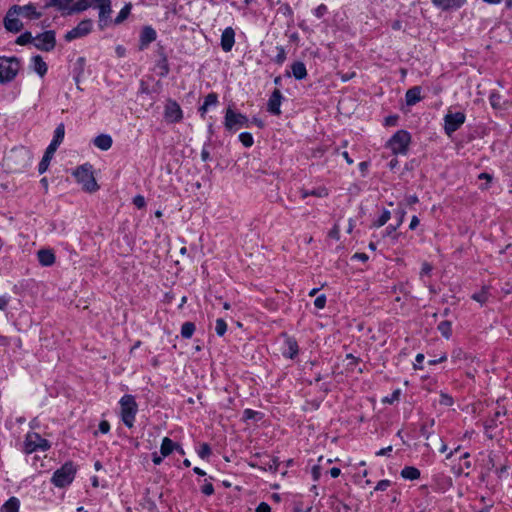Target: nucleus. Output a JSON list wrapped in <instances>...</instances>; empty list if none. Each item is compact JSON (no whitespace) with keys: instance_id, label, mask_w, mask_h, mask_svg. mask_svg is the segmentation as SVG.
Returning <instances> with one entry per match:
<instances>
[{"instance_id":"56","label":"nucleus","mask_w":512,"mask_h":512,"mask_svg":"<svg viewBox=\"0 0 512 512\" xmlns=\"http://www.w3.org/2000/svg\"><path fill=\"white\" fill-rule=\"evenodd\" d=\"M440 403L446 406H450L453 404V399L451 396L447 394H441V400Z\"/></svg>"},{"instance_id":"30","label":"nucleus","mask_w":512,"mask_h":512,"mask_svg":"<svg viewBox=\"0 0 512 512\" xmlns=\"http://www.w3.org/2000/svg\"><path fill=\"white\" fill-rule=\"evenodd\" d=\"M64 135H65V127H64V124L61 123L56 127V129L54 131V138L50 144L54 145L55 147L58 148L64 139Z\"/></svg>"},{"instance_id":"46","label":"nucleus","mask_w":512,"mask_h":512,"mask_svg":"<svg viewBox=\"0 0 512 512\" xmlns=\"http://www.w3.org/2000/svg\"><path fill=\"white\" fill-rule=\"evenodd\" d=\"M72 0H51V4L57 6L60 10H65L69 7Z\"/></svg>"},{"instance_id":"61","label":"nucleus","mask_w":512,"mask_h":512,"mask_svg":"<svg viewBox=\"0 0 512 512\" xmlns=\"http://www.w3.org/2000/svg\"><path fill=\"white\" fill-rule=\"evenodd\" d=\"M415 360H416V363L414 364V368L415 369H422L421 363L424 360V355L421 354V353L417 354Z\"/></svg>"},{"instance_id":"33","label":"nucleus","mask_w":512,"mask_h":512,"mask_svg":"<svg viewBox=\"0 0 512 512\" xmlns=\"http://www.w3.org/2000/svg\"><path fill=\"white\" fill-rule=\"evenodd\" d=\"M279 467V460L278 458H271L267 462H262V466H259L260 469L264 471H270V472H277Z\"/></svg>"},{"instance_id":"60","label":"nucleus","mask_w":512,"mask_h":512,"mask_svg":"<svg viewBox=\"0 0 512 512\" xmlns=\"http://www.w3.org/2000/svg\"><path fill=\"white\" fill-rule=\"evenodd\" d=\"M464 356V352L462 351V349L458 348V349H455L453 352H452V359L453 360H460L462 359V357Z\"/></svg>"},{"instance_id":"26","label":"nucleus","mask_w":512,"mask_h":512,"mask_svg":"<svg viewBox=\"0 0 512 512\" xmlns=\"http://www.w3.org/2000/svg\"><path fill=\"white\" fill-rule=\"evenodd\" d=\"M489 286H483L479 292L474 293L471 298L481 305H485L490 297Z\"/></svg>"},{"instance_id":"36","label":"nucleus","mask_w":512,"mask_h":512,"mask_svg":"<svg viewBox=\"0 0 512 512\" xmlns=\"http://www.w3.org/2000/svg\"><path fill=\"white\" fill-rule=\"evenodd\" d=\"M438 330L442 334L443 337L449 339L452 334V327L449 321H442L438 325Z\"/></svg>"},{"instance_id":"47","label":"nucleus","mask_w":512,"mask_h":512,"mask_svg":"<svg viewBox=\"0 0 512 512\" xmlns=\"http://www.w3.org/2000/svg\"><path fill=\"white\" fill-rule=\"evenodd\" d=\"M278 54L275 57V61L278 64H282L286 59V53L283 47H277Z\"/></svg>"},{"instance_id":"29","label":"nucleus","mask_w":512,"mask_h":512,"mask_svg":"<svg viewBox=\"0 0 512 512\" xmlns=\"http://www.w3.org/2000/svg\"><path fill=\"white\" fill-rule=\"evenodd\" d=\"M301 193V197L303 199L307 198L308 196H315V197H318V198H323V197H326L328 196V190L325 188V187H318L316 189H313V190H305V189H301L300 191Z\"/></svg>"},{"instance_id":"52","label":"nucleus","mask_w":512,"mask_h":512,"mask_svg":"<svg viewBox=\"0 0 512 512\" xmlns=\"http://www.w3.org/2000/svg\"><path fill=\"white\" fill-rule=\"evenodd\" d=\"M399 397H400V390H399V389H397V390H395V391L391 394V396H390V397H386V398L384 399V402H387V403H389V404H392L393 402L397 401V400L399 399Z\"/></svg>"},{"instance_id":"12","label":"nucleus","mask_w":512,"mask_h":512,"mask_svg":"<svg viewBox=\"0 0 512 512\" xmlns=\"http://www.w3.org/2000/svg\"><path fill=\"white\" fill-rule=\"evenodd\" d=\"M19 14L16 11L15 7H10L5 18H4V26L10 32H19L23 28V24L19 19Z\"/></svg>"},{"instance_id":"13","label":"nucleus","mask_w":512,"mask_h":512,"mask_svg":"<svg viewBox=\"0 0 512 512\" xmlns=\"http://www.w3.org/2000/svg\"><path fill=\"white\" fill-rule=\"evenodd\" d=\"M92 29V21L89 19L81 21L75 28L68 31L65 34L66 41H72L74 39L86 36Z\"/></svg>"},{"instance_id":"20","label":"nucleus","mask_w":512,"mask_h":512,"mask_svg":"<svg viewBox=\"0 0 512 512\" xmlns=\"http://www.w3.org/2000/svg\"><path fill=\"white\" fill-rule=\"evenodd\" d=\"M56 150H57V147L49 144V146L47 147V149L44 153V156H43L41 162L39 163V168H38L39 173L42 174L48 169L49 163H50L51 159L53 158V155L56 152Z\"/></svg>"},{"instance_id":"32","label":"nucleus","mask_w":512,"mask_h":512,"mask_svg":"<svg viewBox=\"0 0 512 512\" xmlns=\"http://www.w3.org/2000/svg\"><path fill=\"white\" fill-rule=\"evenodd\" d=\"M98 8H99V18H100V21H102L103 19L107 18L110 15V13L112 12L111 0H104L103 3H100L98 5Z\"/></svg>"},{"instance_id":"25","label":"nucleus","mask_w":512,"mask_h":512,"mask_svg":"<svg viewBox=\"0 0 512 512\" xmlns=\"http://www.w3.org/2000/svg\"><path fill=\"white\" fill-rule=\"evenodd\" d=\"M420 470L414 466H406L401 470V477L406 480H417L420 478Z\"/></svg>"},{"instance_id":"55","label":"nucleus","mask_w":512,"mask_h":512,"mask_svg":"<svg viewBox=\"0 0 512 512\" xmlns=\"http://www.w3.org/2000/svg\"><path fill=\"white\" fill-rule=\"evenodd\" d=\"M110 430V424L108 421L106 420H102L100 423H99V431L103 434H106L108 433Z\"/></svg>"},{"instance_id":"53","label":"nucleus","mask_w":512,"mask_h":512,"mask_svg":"<svg viewBox=\"0 0 512 512\" xmlns=\"http://www.w3.org/2000/svg\"><path fill=\"white\" fill-rule=\"evenodd\" d=\"M202 492L207 495V496H210L214 493V487L212 485V483L210 482H207L205 483L203 486H202Z\"/></svg>"},{"instance_id":"7","label":"nucleus","mask_w":512,"mask_h":512,"mask_svg":"<svg viewBox=\"0 0 512 512\" xmlns=\"http://www.w3.org/2000/svg\"><path fill=\"white\" fill-rule=\"evenodd\" d=\"M248 123L249 120L245 115L235 112L230 107L227 108L224 121V126L227 130L232 131L243 127H248Z\"/></svg>"},{"instance_id":"54","label":"nucleus","mask_w":512,"mask_h":512,"mask_svg":"<svg viewBox=\"0 0 512 512\" xmlns=\"http://www.w3.org/2000/svg\"><path fill=\"white\" fill-rule=\"evenodd\" d=\"M326 12L327 7L324 4H321L315 9L314 14L316 17L321 18L325 15Z\"/></svg>"},{"instance_id":"11","label":"nucleus","mask_w":512,"mask_h":512,"mask_svg":"<svg viewBox=\"0 0 512 512\" xmlns=\"http://www.w3.org/2000/svg\"><path fill=\"white\" fill-rule=\"evenodd\" d=\"M164 117L170 123L180 122L183 118L180 105L174 100H168L165 105Z\"/></svg>"},{"instance_id":"1","label":"nucleus","mask_w":512,"mask_h":512,"mask_svg":"<svg viewBox=\"0 0 512 512\" xmlns=\"http://www.w3.org/2000/svg\"><path fill=\"white\" fill-rule=\"evenodd\" d=\"M32 160V153L26 147L11 149L4 157V166L11 173L22 172Z\"/></svg>"},{"instance_id":"19","label":"nucleus","mask_w":512,"mask_h":512,"mask_svg":"<svg viewBox=\"0 0 512 512\" xmlns=\"http://www.w3.org/2000/svg\"><path fill=\"white\" fill-rule=\"evenodd\" d=\"M37 258L42 266H51L55 263V254L50 249H41L37 252Z\"/></svg>"},{"instance_id":"63","label":"nucleus","mask_w":512,"mask_h":512,"mask_svg":"<svg viewBox=\"0 0 512 512\" xmlns=\"http://www.w3.org/2000/svg\"><path fill=\"white\" fill-rule=\"evenodd\" d=\"M391 451H392V446H388V447H385V448L380 449V450L376 453V455H377V456H385V455H388Z\"/></svg>"},{"instance_id":"2","label":"nucleus","mask_w":512,"mask_h":512,"mask_svg":"<svg viewBox=\"0 0 512 512\" xmlns=\"http://www.w3.org/2000/svg\"><path fill=\"white\" fill-rule=\"evenodd\" d=\"M21 69L20 60L15 57L0 56V83L12 82Z\"/></svg>"},{"instance_id":"5","label":"nucleus","mask_w":512,"mask_h":512,"mask_svg":"<svg viewBox=\"0 0 512 512\" xmlns=\"http://www.w3.org/2000/svg\"><path fill=\"white\" fill-rule=\"evenodd\" d=\"M411 135L406 130H398L387 142L386 146L393 154L405 155L408 152Z\"/></svg>"},{"instance_id":"59","label":"nucleus","mask_w":512,"mask_h":512,"mask_svg":"<svg viewBox=\"0 0 512 512\" xmlns=\"http://www.w3.org/2000/svg\"><path fill=\"white\" fill-rule=\"evenodd\" d=\"M312 475H313V479L315 481H317L320 478V475H321V466L320 465H316L312 468Z\"/></svg>"},{"instance_id":"62","label":"nucleus","mask_w":512,"mask_h":512,"mask_svg":"<svg viewBox=\"0 0 512 512\" xmlns=\"http://www.w3.org/2000/svg\"><path fill=\"white\" fill-rule=\"evenodd\" d=\"M431 270H432V266L429 263L425 262L422 265L421 274L428 275V274H430Z\"/></svg>"},{"instance_id":"58","label":"nucleus","mask_w":512,"mask_h":512,"mask_svg":"<svg viewBox=\"0 0 512 512\" xmlns=\"http://www.w3.org/2000/svg\"><path fill=\"white\" fill-rule=\"evenodd\" d=\"M397 121H398V116L397 115L388 116L385 119V125L386 126H394V125H396Z\"/></svg>"},{"instance_id":"64","label":"nucleus","mask_w":512,"mask_h":512,"mask_svg":"<svg viewBox=\"0 0 512 512\" xmlns=\"http://www.w3.org/2000/svg\"><path fill=\"white\" fill-rule=\"evenodd\" d=\"M116 51V54L118 57H124L125 56V53H126V49L121 46V45H118L115 49Z\"/></svg>"},{"instance_id":"8","label":"nucleus","mask_w":512,"mask_h":512,"mask_svg":"<svg viewBox=\"0 0 512 512\" xmlns=\"http://www.w3.org/2000/svg\"><path fill=\"white\" fill-rule=\"evenodd\" d=\"M50 448L49 442L38 433H28L24 442V451L31 454L37 450L46 451Z\"/></svg>"},{"instance_id":"28","label":"nucleus","mask_w":512,"mask_h":512,"mask_svg":"<svg viewBox=\"0 0 512 512\" xmlns=\"http://www.w3.org/2000/svg\"><path fill=\"white\" fill-rule=\"evenodd\" d=\"M292 74L297 80H302L307 76V70L303 62H294L291 66Z\"/></svg>"},{"instance_id":"31","label":"nucleus","mask_w":512,"mask_h":512,"mask_svg":"<svg viewBox=\"0 0 512 512\" xmlns=\"http://www.w3.org/2000/svg\"><path fill=\"white\" fill-rule=\"evenodd\" d=\"M173 450H174V442L170 438L165 437L162 440V444H161V448H160L161 455L163 457H166V456L170 455Z\"/></svg>"},{"instance_id":"50","label":"nucleus","mask_w":512,"mask_h":512,"mask_svg":"<svg viewBox=\"0 0 512 512\" xmlns=\"http://www.w3.org/2000/svg\"><path fill=\"white\" fill-rule=\"evenodd\" d=\"M133 204H134L137 208L141 209V208L145 207L146 202H145V199H144V197H143V196H141V195H137V196H135V197H134V199H133Z\"/></svg>"},{"instance_id":"9","label":"nucleus","mask_w":512,"mask_h":512,"mask_svg":"<svg viewBox=\"0 0 512 512\" xmlns=\"http://www.w3.org/2000/svg\"><path fill=\"white\" fill-rule=\"evenodd\" d=\"M34 45L37 49L45 52L52 51L56 45L55 32L52 30L38 34L34 38Z\"/></svg>"},{"instance_id":"3","label":"nucleus","mask_w":512,"mask_h":512,"mask_svg":"<svg viewBox=\"0 0 512 512\" xmlns=\"http://www.w3.org/2000/svg\"><path fill=\"white\" fill-rule=\"evenodd\" d=\"M76 181L82 185L83 190L86 192L92 193L99 189V186L95 180V177L92 172V166L85 164L78 167L73 172Z\"/></svg>"},{"instance_id":"40","label":"nucleus","mask_w":512,"mask_h":512,"mask_svg":"<svg viewBox=\"0 0 512 512\" xmlns=\"http://www.w3.org/2000/svg\"><path fill=\"white\" fill-rule=\"evenodd\" d=\"M239 139L241 141V143L245 146V147H251L253 145V137L250 133L248 132H243L239 135Z\"/></svg>"},{"instance_id":"34","label":"nucleus","mask_w":512,"mask_h":512,"mask_svg":"<svg viewBox=\"0 0 512 512\" xmlns=\"http://www.w3.org/2000/svg\"><path fill=\"white\" fill-rule=\"evenodd\" d=\"M195 332V324L193 322H185L181 327V336L189 339Z\"/></svg>"},{"instance_id":"35","label":"nucleus","mask_w":512,"mask_h":512,"mask_svg":"<svg viewBox=\"0 0 512 512\" xmlns=\"http://www.w3.org/2000/svg\"><path fill=\"white\" fill-rule=\"evenodd\" d=\"M131 9H132V4L131 3H127L122 9L121 11L119 12V14L117 15V17L115 18V23L116 24H120L122 23L124 20L127 19V17L129 16L130 12H131Z\"/></svg>"},{"instance_id":"4","label":"nucleus","mask_w":512,"mask_h":512,"mask_svg":"<svg viewBox=\"0 0 512 512\" xmlns=\"http://www.w3.org/2000/svg\"><path fill=\"white\" fill-rule=\"evenodd\" d=\"M76 471L77 468L71 461L66 462L53 473L51 482L58 488L66 487L74 480Z\"/></svg>"},{"instance_id":"17","label":"nucleus","mask_w":512,"mask_h":512,"mask_svg":"<svg viewBox=\"0 0 512 512\" xmlns=\"http://www.w3.org/2000/svg\"><path fill=\"white\" fill-rule=\"evenodd\" d=\"M155 39H156V31L150 26L144 27L140 34L139 48L141 50L145 49Z\"/></svg>"},{"instance_id":"27","label":"nucleus","mask_w":512,"mask_h":512,"mask_svg":"<svg viewBox=\"0 0 512 512\" xmlns=\"http://www.w3.org/2000/svg\"><path fill=\"white\" fill-rule=\"evenodd\" d=\"M20 501L16 497L9 498L0 509V512H19Z\"/></svg>"},{"instance_id":"41","label":"nucleus","mask_w":512,"mask_h":512,"mask_svg":"<svg viewBox=\"0 0 512 512\" xmlns=\"http://www.w3.org/2000/svg\"><path fill=\"white\" fill-rule=\"evenodd\" d=\"M390 216H391L390 211L384 210L374 225L376 227H381V226L385 225L389 221Z\"/></svg>"},{"instance_id":"16","label":"nucleus","mask_w":512,"mask_h":512,"mask_svg":"<svg viewBox=\"0 0 512 512\" xmlns=\"http://www.w3.org/2000/svg\"><path fill=\"white\" fill-rule=\"evenodd\" d=\"M16 8V11L19 15L24 16L30 20L39 19L41 17V13L38 12L34 5L28 4L24 6L13 5Z\"/></svg>"},{"instance_id":"49","label":"nucleus","mask_w":512,"mask_h":512,"mask_svg":"<svg viewBox=\"0 0 512 512\" xmlns=\"http://www.w3.org/2000/svg\"><path fill=\"white\" fill-rule=\"evenodd\" d=\"M390 484H391V482L387 479L381 480L377 483L375 490L376 491H385L390 486Z\"/></svg>"},{"instance_id":"44","label":"nucleus","mask_w":512,"mask_h":512,"mask_svg":"<svg viewBox=\"0 0 512 512\" xmlns=\"http://www.w3.org/2000/svg\"><path fill=\"white\" fill-rule=\"evenodd\" d=\"M76 64L78 66V72H77V74L75 76V81L78 83L79 80H80V76H81V74L83 73V70H84L85 59L83 57L78 58Z\"/></svg>"},{"instance_id":"39","label":"nucleus","mask_w":512,"mask_h":512,"mask_svg":"<svg viewBox=\"0 0 512 512\" xmlns=\"http://www.w3.org/2000/svg\"><path fill=\"white\" fill-rule=\"evenodd\" d=\"M216 333L219 336H223L227 331V324L224 321V319L219 318L216 320V326H215Z\"/></svg>"},{"instance_id":"38","label":"nucleus","mask_w":512,"mask_h":512,"mask_svg":"<svg viewBox=\"0 0 512 512\" xmlns=\"http://www.w3.org/2000/svg\"><path fill=\"white\" fill-rule=\"evenodd\" d=\"M34 38L32 36V34L30 32H25L23 34H21L17 39H16V43L18 45H26L28 43H31L32 41H34Z\"/></svg>"},{"instance_id":"24","label":"nucleus","mask_w":512,"mask_h":512,"mask_svg":"<svg viewBox=\"0 0 512 512\" xmlns=\"http://www.w3.org/2000/svg\"><path fill=\"white\" fill-rule=\"evenodd\" d=\"M112 138L107 134L98 135L94 139V145L101 150H108L112 146Z\"/></svg>"},{"instance_id":"51","label":"nucleus","mask_w":512,"mask_h":512,"mask_svg":"<svg viewBox=\"0 0 512 512\" xmlns=\"http://www.w3.org/2000/svg\"><path fill=\"white\" fill-rule=\"evenodd\" d=\"M329 237L338 240L340 235V227L338 224H335L333 228L329 231Z\"/></svg>"},{"instance_id":"10","label":"nucleus","mask_w":512,"mask_h":512,"mask_svg":"<svg viewBox=\"0 0 512 512\" xmlns=\"http://www.w3.org/2000/svg\"><path fill=\"white\" fill-rule=\"evenodd\" d=\"M445 132L451 135L465 122V114L462 112L450 113L445 116Z\"/></svg>"},{"instance_id":"45","label":"nucleus","mask_w":512,"mask_h":512,"mask_svg":"<svg viewBox=\"0 0 512 512\" xmlns=\"http://www.w3.org/2000/svg\"><path fill=\"white\" fill-rule=\"evenodd\" d=\"M211 454V448L210 446L207 444V443H203L201 446H200V449L198 451V455L201 457V458H206L208 457L209 455Z\"/></svg>"},{"instance_id":"21","label":"nucleus","mask_w":512,"mask_h":512,"mask_svg":"<svg viewBox=\"0 0 512 512\" xmlns=\"http://www.w3.org/2000/svg\"><path fill=\"white\" fill-rule=\"evenodd\" d=\"M489 101L493 109L505 110L511 106L509 101H502V97L498 92H492L489 96Z\"/></svg>"},{"instance_id":"14","label":"nucleus","mask_w":512,"mask_h":512,"mask_svg":"<svg viewBox=\"0 0 512 512\" xmlns=\"http://www.w3.org/2000/svg\"><path fill=\"white\" fill-rule=\"evenodd\" d=\"M281 102H282V94H281V91L279 89H275L269 100H268V103H267V110L274 114V115H280L281 113V110H280V106H281Z\"/></svg>"},{"instance_id":"42","label":"nucleus","mask_w":512,"mask_h":512,"mask_svg":"<svg viewBox=\"0 0 512 512\" xmlns=\"http://www.w3.org/2000/svg\"><path fill=\"white\" fill-rule=\"evenodd\" d=\"M91 5L90 0H79L74 7L72 8V11H84Z\"/></svg>"},{"instance_id":"15","label":"nucleus","mask_w":512,"mask_h":512,"mask_svg":"<svg viewBox=\"0 0 512 512\" xmlns=\"http://www.w3.org/2000/svg\"><path fill=\"white\" fill-rule=\"evenodd\" d=\"M235 43V32L231 27L226 28L221 35V47L225 52L231 51Z\"/></svg>"},{"instance_id":"23","label":"nucleus","mask_w":512,"mask_h":512,"mask_svg":"<svg viewBox=\"0 0 512 512\" xmlns=\"http://www.w3.org/2000/svg\"><path fill=\"white\" fill-rule=\"evenodd\" d=\"M33 70L40 76L43 77L48 70L46 62L40 55H36L32 58Z\"/></svg>"},{"instance_id":"37","label":"nucleus","mask_w":512,"mask_h":512,"mask_svg":"<svg viewBox=\"0 0 512 512\" xmlns=\"http://www.w3.org/2000/svg\"><path fill=\"white\" fill-rule=\"evenodd\" d=\"M286 345L289 350V357L293 358L298 354V344L297 341L294 338L288 337L286 339Z\"/></svg>"},{"instance_id":"48","label":"nucleus","mask_w":512,"mask_h":512,"mask_svg":"<svg viewBox=\"0 0 512 512\" xmlns=\"http://www.w3.org/2000/svg\"><path fill=\"white\" fill-rule=\"evenodd\" d=\"M314 305L318 309H323L326 305V296L325 295L318 296L314 301Z\"/></svg>"},{"instance_id":"6","label":"nucleus","mask_w":512,"mask_h":512,"mask_svg":"<svg viewBox=\"0 0 512 512\" xmlns=\"http://www.w3.org/2000/svg\"><path fill=\"white\" fill-rule=\"evenodd\" d=\"M121 419L123 423L131 428L133 427L135 416L138 411V405L134 396L126 394L120 399Z\"/></svg>"},{"instance_id":"43","label":"nucleus","mask_w":512,"mask_h":512,"mask_svg":"<svg viewBox=\"0 0 512 512\" xmlns=\"http://www.w3.org/2000/svg\"><path fill=\"white\" fill-rule=\"evenodd\" d=\"M218 102V96L216 93H209L204 100V103L208 108L216 105Z\"/></svg>"},{"instance_id":"57","label":"nucleus","mask_w":512,"mask_h":512,"mask_svg":"<svg viewBox=\"0 0 512 512\" xmlns=\"http://www.w3.org/2000/svg\"><path fill=\"white\" fill-rule=\"evenodd\" d=\"M256 512H271V507L266 502H261L257 506Z\"/></svg>"},{"instance_id":"18","label":"nucleus","mask_w":512,"mask_h":512,"mask_svg":"<svg viewBox=\"0 0 512 512\" xmlns=\"http://www.w3.org/2000/svg\"><path fill=\"white\" fill-rule=\"evenodd\" d=\"M467 0H432L433 4L442 10L458 9L466 3Z\"/></svg>"},{"instance_id":"22","label":"nucleus","mask_w":512,"mask_h":512,"mask_svg":"<svg viewBox=\"0 0 512 512\" xmlns=\"http://www.w3.org/2000/svg\"><path fill=\"white\" fill-rule=\"evenodd\" d=\"M406 104L408 106L415 105L417 102L421 100V88L419 86H415L410 88L405 95Z\"/></svg>"}]
</instances>
